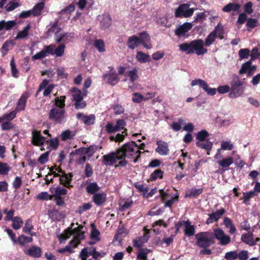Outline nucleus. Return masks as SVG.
I'll return each mask as SVG.
<instances>
[{"instance_id": "e433bc0d", "label": "nucleus", "mask_w": 260, "mask_h": 260, "mask_svg": "<svg viewBox=\"0 0 260 260\" xmlns=\"http://www.w3.org/2000/svg\"><path fill=\"white\" fill-rule=\"evenodd\" d=\"M68 193V189L65 188H62L61 186H57L53 192L52 200L53 197H58V196H66Z\"/></svg>"}, {"instance_id": "7ed1b4c3", "label": "nucleus", "mask_w": 260, "mask_h": 260, "mask_svg": "<svg viewBox=\"0 0 260 260\" xmlns=\"http://www.w3.org/2000/svg\"><path fill=\"white\" fill-rule=\"evenodd\" d=\"M179 49L182 52H186L187 54L196 52L198 55L204 54L208 52V49L204 48V41L202 39H197L191 41L190 43L180 44Z\"/></svg>"}, {"instance_id": "6e6d98bb", "label": "nucleus", "mask_w": 260, "mask_h": 260, "mask_svg": "<svg viewBox=\"0 0 260 260\" xmlns=\"http://www.w3.org/2000/svg\"><path fill=\"white\" fill-rule=\"evenodd\" d=\"M66 46L64 44H59L57 48L56 47L54 48V54L59 57V56H62L64 53Z\"/></svg>"}, {"instance_id": "de8ad7c7", "label": "nucleus", "mask_w": 260, "mask_h": 260, "mask_svg": "<svg viewBox=\"0 0 260 260\" xmlns=\"http://www.w3.org/2000/svg\"><path fill=\"white\" fill-rule=\"evenodd\" d=\"M11 168L8 163L0 161V175H8Z\"/></svg>"}, {"instance_id": "1a4fd4ad", "label": "nucleus", "mask_w": 260, "mask_h": 260, "mask_svg": "<svg viewBox=\"0 0 260 260\" xmlns=\"http://www.w3.org/2000/svg\"><path fill=\"white\" fill-rule=\"evenodd\" d=\"M56 46L55 44H50L49 45H46L44 46L41 51L38 52L36 54L32 56V59L34 60L36 59H40V58H43L48 54H55V48Z\"/></svg>"}, {"instance_id": "5701e85b", "label": "nucleus", "mask_w": 260, "mask_h": 260, "mask_svg": "<svg viewBox=\"0 0 260 260\" xmlns=\"http://www.w3.org/2000/svg\"><path fill=\"white\" fill-rule=\"evenodd\" d=\"M217 30L218 27H215V29L207 36L205 40V45L206 47H209L215 41L217 36Z\"/></svg>"}, {"instance_id": "4be33fe9", "label": "nucleus", "mask_w": 260, "mask_h": 260, "mask_svg": "<svg viewBox=\"0 0 260 260\" xmlns=\"http://www.w3.org/2000/svg\"><path fill=\"white\" fill-rule=\"evenodd\" d=\"M66 96H60L59 98L58 96H57L54 99L55 101V105H57L58 108H60L61 111H62V117L65 118L66 117Z\"/></svg>"}, {"instance_id": "774afa93", "label": "nucleus", "mask_w": 260, "mask_h": 260, "mask_svg": "<svg viewBox=\"0 0 260 260\" xmlns=\"http://www.w3.org/2000/svg\"><path fill=\"white\" fill-rule=\"evenodd\" d=\"M134 186L140 192H142L144 196L149 191L148 187H145L143 184H138V183H136V184H134Z\"/></svg>"}, {"instance_id": "ea45409f", "label": "nucleus", "mask_w": 260, "mask_h": 260, "mask_svg": "<svg viewBox=\"0 0 260 260\" xmlns=\"http://www.w3.org/2000/svg\"><path fill=\"white\" fill-rule=\"evenodd\" d=\"M16 114L17 111L16 110L11 111L9 113L4 114L2 116H0V122L5 120V119H7L10 122H12V120L16 117Z\"/></svg>"}, {"instance_id": "b1692460", "label": "nucleus", "mask_w": 260, "mask_h": 260, "mask_svg": "<svg viewBox=\"0 0 260 260\" xmlns=\"http://www.w3.org/2000/svg\"><path fill=\"white\" fill-rule=\"evenodd\" d=\"M241 239L243 243H247L249 245H255V242L254 241L253 234L249 232L247 234H243L241 235Z\"/></svg>"}, {"instance_id": "20e7f679", "label": "nucleus", "mask_w": 260, "mask_h": 260, "mask_svg": "<svg viewBox=\"0 0 260 260\" xmlns=\"http://www.w3.org/2000/svg\"><path fill=\"white\" fill-rule=\"evenodd\" d=\"M212 233L209 232H200L196 234V244L200 248H208L213 242Z\"/></svg>"}, {"instance_id": "f8f14e48", "label": "nucleus", "mask_w": 260, "mask_h": 260, "mask_svg": "<svg viewBox=\"0 0 260 260\" xmlns=\"http://www.w3.org/2000/svg\"><path fill=\"white\" fill-rule=\"evenodd\" d=\"M31 143L37 146H42L46 143V139L45 136H42L40 130L34 129L31 132Z\"/></svg>"}, {"instance_id": "4468645a", "label": "nucleus", "mask_w": 260, "mask_h": 260, "mask_svg": "<svg viewBox=\"0 0 260 260\" xmlns=\"http://www.w3.org/2000/svg\"><path fill=\"white\" fill-rule=\"evenodd\" d=\"M225 212H226V209L224 208H219L215 212H212L211 214H208L209 217L206 219V223L210 224L213 222H216L224 214Z\"/></svg>"}, {"instance_id": "9d476101", "label": "nucleus", "mask_w": 260, "mask_h": 260, "mask_svg": "<svg viewBox=\"0 0 260 260\" xmlns=\"http://www.w3.org/2000/svg\"><path fill=\"white\" fill-rule=\"evenodd\" d=\"M214 237L219 240L221 245H227L230 243L231 238L229 235H226L221 229H215L213 230Z\"/></svg>"}, {"instance_id": "4c0bfd02", "label": "nucleus", "mask_w": 260, "mask_h": 260, "mask_svg": "<svg viewBox=\"0 0 260 260\" xmlns=\"http://www.w3.org/2000/svg\"><path fill=\"white\" fill-rule=\"evenodd\" d=\"M196 145L198 147L202 148L207 150H211L213 146L212 142L210 141L209 139L207 138L206 141L202 142H196Z\"/></svg>"}, {"instance_id": "a878e982", "label": "nucleus", "mask_w": 260, "mask_h": 260, "mask_svg": "<svg viewBox=\"0 0 260 260\" xmlns=\"http://www.w3.org/2000/svg\"><path fill=\"white\" fill-rule=\"evenodd\" d=\"M184 223L185 224L184 234L188 237L193 236L195 233L194 225H191L189 220H184Z\"/></svg>"}, {"instance_id": "a18cd8bd", "label": "nucleus", "mask_w": 260, "mask_h": 260, "mask_svg": "<svg viewBox=\"0 0 260 260\" xmlns=\"http://www.w3.org/2000/svg\"><path fill=\"white\" fill-rule=\"evenodd\" d=\"M92 147H80L71 152V155H83V154H88L91 150Z\"/></svg>"}, {"instance_id": "79ce46f5", "label": "nucleus", "mask_w": 260, "mask_h": 260, "mask_svg": "<svg viewBox=\"0 0 260 260\" xmlns=\"http://www.w3.org/2000/svg\"><path fill=\"white\" fill-rule=\"evenodd\" d=\"M256 192L254 190H251L250 191L244 192L243 193V203L245 204L246 205H249V201H250L251 198L253 197V196H257Z\"/></svg>"}, {"instance_id": "423d86ee", "label": "nucleus", "mask_w": 260, "mask_h": 260, "mask_svg": "<svg viewBox=\"0 0 260 260\" xmlns=\"http://www.w3.org/2000/svg\"><path fill=\"white\" fill-rule=\"evenodd\" d=\"M120 161V147H118L114 152H111L102 156V161L107 166H111L116 164L117 161Z\"/></svg>"}, {"instance_id": "49530a36", "label": "nucleus", "mask_w": 260, "mask_h": 260, "mask_svg": "<svg viewBox=\"0 0 260 260\" xmlns=\"http://www.w3.org/2000/svg\"><path fill=\"white\" fill-rule=\"evenodd\" d=\"M30 28V24H27L22 30L19 31L17 36L16 37V39H23L25 38L26 36H28V30Z\"/></svg>"}, {"instance_id": "c85d7f7f", "label": "nucleus", "mask_w": 260, "mask_h": 260, "mask_svg": "<svg viewBox=\"0 0 260 260\" xmlns=\"http://www.w3.org/2000/svg\"><path fill=\"white\" fill-rule=\"evenodd\" d=\"M234 159L233 157H228V158H222L221 160H218L217 163L223 168V171L228 170V168L233 164Z\"/></svg>"}, {"instance_id": "0e129e2a", "label": "nucleus", "mask_w": 260, "mask_h": 260, "mask_svg": "<svg viewBox=\"0 0 260 260\" xmlns=\"http://www.w3.org/2000/svg\"><path fill=\"white\" fill-rule=\"evenodd\" d=\"M84 233H82L81 231L79 234H77L74 237L72 243H73V242H76V244L74 245V247L75 248L79 245L80 243V241L82 240V239H84Z\"/></svg>"}, {"instance_id": "6ab92c4d", "label": "nucleus", "mask_w": 260, "mask_h": 260, "mask_svg": "<svg viewBox=\"0 0 260 260\" xmlns=\"http://www.w3.org/2000/svg\"><path fill=\"white\" fill-rule=\"evenodd\" d=\"M28 97L29 95L27 92H24V93L21 94V96L19 98L17 101L16 109V112L24 110L26 108V104Z\"/></svg>"}, {"instance_id": "69168bd1", "label": "nucleus", "mask_w": 260, "mask_h": 260, "mask_svg": "<svg viewBox=\"0 0 260 260\" xmlns=\"http://www.w3.org/2000/svg\"><path fill=\"white\" fill-rule=\"evenodd\" d=\"M249 257V252L246 250H242L238 252V258L239 260H247Z\"/></svg>"}, {"instance_id": "f03ea898", "label": "nucleus", "mask_w": 260, "mask_h": 260, "mask_svg": "<svg viewBox=\"0 0 260 260\" xmlns=\"http://www.w3.org/2000/svg\"><path fill=\"white\" fill-rule=\"evenodd\" d=\"M141 44L148 49L152 47L151 38L147 31H142L139 33V36L133 35L129 37L126 42L127 47L131 49H135Z\"/></svg>"}, {"instance_id": "cd10ccee", "label": "nucleus", "mask_w": 260, "mask_h": 260, "mask_svg": "<svg viewBox=\"0 0 260 260\" xmlns=\"http://www.w3.org/2000/svg\"><path fill=\"white\" fill-rule=\"evenodd\" d=\"M111 24L112 18L111 16L109 15V14L103 16L100 21V26L102 29H106V28H108V27H110Z\"/></svg>"}, {"instance_id": "5fc2aeb1", "label": "nucleus", "mask_w": 260, "mask_h": 260, "mask_svg": "<svg viewBox=\"0 0 260 260\" xmlns=\"http://www.w3.org/2000/svg\"><path fill=\"white\" fill-rule=\"evenodd\" d=\"M203 188H200V189H196V188H192L189 190V192L186 194L187 196H190V197H198L200 196V193L203 192Z\"/></svg>"}, {"instance_id": "8fccbe9b", "label": "nucleus", "mask_w": 260, "mask_h": 260, "mask_svg": "<svg viewBox=\"0 0 260 260\" xmlns=\"http://www.w3.org/2000/svg\"><path fill=\"white\" fill-rule=\"evenodd\" d=\"M3 212L4 213H5V214H6L4 219L6 220V221H9V220H11L13 223V216L15 213L14 209H10V210H8V208H5L3 209Z\"/></svg>"}, {"instance_id": "0eeeda50", "label": "nucleus", "mask_w": 260, "mask_h": 260, "mask_svg": "<svg viewBox=\"0 0 260 260\" xmlns=\"http://www.w3.org/2000/svg\"><path fill=\"white\" fill-rule=\"evenodd\" d=\"M187 3L180 5L175 11L176 17H190L195 11V8H190Z\"/></svg>"}, {"instance_id": "2f4dec72", "label": "nucleus", "mask_w": 260, "mask_h": 260, "mask_svg": "<svg viewBox=\"0 0 260 260\" xmlns=\"http://www.w3.org/2000/svg\"><path fill=\"white\" fill-rule=\"evenodd\" d=\"M45 7L44 2H39L36 5H35L32 9L31 10V15L33 16H39L41 13V11Z\"/></svg>"}, {"instance_id": "6e6552de", "label": "nucleus", "mask_w": 260, "mask_h": 260, "mask_svg": "<svg viewBox=\"0 0 260 260\" xmlns=\"http://www.w3.org/2000/svg\"><path fill=\"white\" fill-rule=\"evenodd\" d=\"M48 118L56 123H62L64 120L62 110L57 105H55V102L48 112Z\"/></svg>"}, {"instance_id": "a19ab883", "label": "nucleus", "mask_w": 260, "mask_h": 260, "mask_svg": "<svg viewBox=\"0 0 260 260\" xmlns=\"http://www.w3.org/2000/svg\"><path fill=\"white\" fill-rule=\"evenodd\" d=\"M136 58L137 60L141 63H146V62L149 60L150 55L143 53V52L138 51L137 53Z\"/></svg>"}, {"instance_id": "c756f323", "label": "nucleus", "mask_w": 260, "mask_h": 260, "mask_svg": "<svg viewBox=\"0 0 260 260\" xmlns=\"http://www.w3.org/2000/svg\"><path fill=\"white\" fill-rule=\"evenodd\" d=\"M101 187L96 183V182H93V183H90L87 185L86 187V190L88 193H90V194H92L94 196V193H96L98 191H99Z\"/></svg>"}, {"instance_id": "ddd939ff", "label": "nucleus", "mask_w": 260, "mask_h": 260, "mask_svg": "<svg viewBox=\"0 0 260 260\" xmlns=\"http://www.w3.org/2000/svg\"><path fill=\"white\" fill-rule=\"evenodd\" d=\"M102 78L106 82L109 83L111 85H115L118 83L120 78L116 71L112 72V73H107L102 75Z\"/></svg>"}, {"instance_id": "bf43d9fd", "label": "nucleus", "mask_w": 260, "mask_h": 260, "mask_svg": "<svg viewBox=\"0 0 260 260\" xmlns=\"http://www.w3.org/2000/svg\"><path fill=\"white\" fill-rule=\"evenodd\" d=\"M14 127H15V124L13 122H9L8 120L3 121L1 125L2 129L4 131L11 130V129H13Z\"/></svg>"}, {"instance_id": "864d4df0", "label": "nucleus", "mask_w": 260, "mask_h": 260, "mask_svg": "<svg viewBox=\"0 0 260 260\" xmlns=\"http://www.w3.org/2000/svg\"><path fill=\"white\" fill-rule=\"evenodd\" d=\"M94 46L99 52H104L105 51V44L102 39H96L94 41Z\"/></svg>"}, {"instance_id": "9b49d317", "label": "nucleus", "mask_w": 260, "mask_h": 260, "mask_svg": "<svg viewBox=\"0 0 260 260\" xmlns=\"http://www.w3.org/2000/svg\"><path fill=\"white\" fill-rule=\"evenodd\" d=\"M197 84H198V85L201 87L208 94L214 95V94H215L216 93V89L211 88L205 80H202V79H197V80H192L191 82L192 86L197 85Z\"/></svg>"}, {"instance_id": "72a5a7b5", "label": "nucleus", "mask_w": 260, "mask_h": 260, "mask_svg": "<svg viewBox=\"0 0 260 260\" xmlns=\"http://www.w3.org/2000/svg\"><path fill=\"white\" fill-rule=\"evenodd\" d=\"M33 240L31 237L25 236L24 234H21L17 238V243L20 246H24L26 243H31Z\"/></svg>"}, {"instance_id": "dca6fc26", "label": "nucleus", "mask_w": 260, "mask_h": 260, "mask_svg": "<svg viewBox=\"0 0 260 260\" xmlns=\"http://www.w3.org/2000/svg\"><path fill=\"white\" fill-rule=\"evenodd\" d=\"M107 200V195L105 192H98L92 197V200L95 204L100 207L103 206Z\"/></svg>"}, {"instance_id": "393cba45", "label": "nucleus", "mask_w": 260, "mask_h": 260, "mask_svg": "<svg viewBox=\"0 0 260 260\" xmlns=\"http://www.w3.org/2000/svg\"><path fill=\"white\" fill-rule=\"evenodd\" d=\"M223 224L225 225L226 228H229V233L230 234H234V233H235L236 231V228L231 218L224 217L223 220Z\"/></svg>"}, {"instance_id": "f257e3e1", "label": "nucleus", "mask_w": 260, "mask_h": 260, "mask_svg": "<svg viewBox=\"0 0 260 260\" xmlns=\"http://www.w3.org/2000/svg\"><path fill=\"white\" fill-rule=\"evenodd\" d=\"M139 152V148L135 141H131L126 142L120 147V161H119L117 165H115V168L124 167L127 164L128 161L126 160L127 158H132L134 160L137 156V153Z\"/></svg>"}, {"instance_id": "bb28decb", "label": "nucleus", "mask_w": 260, "mask_h": 260, "mask_svg": "<svg viewBox=\"0 0 260 260\" xmlns=\"http://www.w3.org/2000/svg\"><path fill=\"white\" fill-rule=\"evenodd\" d=\"M72 93V97L75 103H78L80 100H83V96L82 95V91L77 87H73L71 89Z\"/></svg>"}, {"instance_id": "09e8293b", "label": "nucleus", "mask_w": 260, "mask_h": 260, "mask_svg": "<svg viewBox=\"0 0 260 260\" xmlns=\"http://www.w3.org/2000/svg\"><path fill=\"white\" fill-rule=\"evenodd\" d=\"M46 143L49 144V146L51 149L56 150L58 147L59 141L58 139L55 137V138L49 139V140H46Z\"/></svg>"}, {"instance_id": "58836bf2", "label": "nucleus", "mask_w": 260, "mask_h": 260, "mask_svg": "<svg viewBox=\"0 0 260 260\" xmlns=\"http://www.w3.org/2000/svg\"><path fill=\"white\" fill-rule=\"evenodd\" d=\"M210 134L206 129L200 130L196 135V139L198 142H203L206 140L207 138H208Z\"/></svg>"}, {"instance_id": "e2e57ef3", "label": "nucleus", "mask_w": 260, "mask_h": 260, "mask_svg": "<svg viewBox=\"0 0 260 260\" xmlns=\"http://www.w3.org/2000/svg\"><path fill=\"white\" fill-rule=\"evenodd\" d=\"M10 66L11 69V73L13 77H18V70L16 68V63L14 58H12L10 61Z\"/></svg>"}, {"instance_id": "3c124183", "label": "nucleus", "mask_w": 260, "mask_h": 260, "mask_svg": "<svg viewBox=\"0 0 260 260\" xmlns=\"http://www.w3.org/2000/svg\"><path fill=\"white\" fill-rule=\"evenodd\" d=\"M251 63H252L251 59L249 60H247V61H246V62L243 63L241 69H240L239 70L240 74H243V73H245V72H247V74H248V71L250 70Z\"/></svg>"}, {"instance_id": "412c9836", "label": "nucleus", "mask_w": 260, "mask_h": 260, "mask_svg": "<svg viewBox=\"0 0 260 260\" xmlns=\"http://www.w3.org/2000/svg\"><path fill=\"white\" fill-rule=\"evenodd\" d=\"M24 252L26 254L30 255L31 257L39 258V257L41 256L43 251L41 248L39 247V246L31 245V246H30L27 251H24Z\"/></svg>"}, {"instance_id": "4d7b16f0", "label": "nucleus", "mask_w": 260, "mask_h": 260, "mask_svg": "<svg viewBox=\"0 0 260 260\" xmlns=\"http://www.w3.org/2000/svg\"><path fill=\"white\" fill-rule=\"evenodd\" d=\"M128 232L126 229L124 228V226H121V228H118L116 234L114 236V239H118V237H125L126 235H127Z\"/></svg>"}, {"instance_id": "338daca9", "label": "nucleus", "mask_w": 260, "mask_h": 260, "mask_svg": "<svg viewBox=\"0 0 260 260\" xmlns=\"http://www.w3.org/2000/svg\"><path fill=\"white\" fill-rule=\"evenodd\" d=\"M183 119L179 118L178 119V122H173L171 125V127L173 129V130L177 132V131H180L181 129V123L183 121Z\"/></svg>"}, {"instance_id": "a211bd4d", "label": "nucleus", "mask_w": 260, "mask_h": 260, "mask_svg": "<svg viewBox=\"0 0 260 260\" xmlns=\"http://www.w3.org/2000/svg\"><path fill=\"white\" fill-rule=\"evenodd\" d=\"M157 147L155 149V151L159 153L160 155H168L169 152V145L166 141H156Z\"/></svg>"}, {"instance_id": "f3484780", "label": "nucleus", "mask_w": 260, "mask_h": 260, "mask_svg": "<svg viewBox=\"0 0 260 260\" xmlns=\"http://www.w3.org/2000/svg\"><path fill=\"white\" fill-rule=\"evenodd\" d=\"M193 27L191 23L185 22L183 24H181L175 30V33L176 36H185L187 32L191 29Z\"/></svg>"}, {"instance_id": "603ef678", "label": "nucleus", "mask_w": 260, "mask_h": 260, "mask_svg": "<svg viewBox=\"0 0 260 260\" xmlns=\"http://www.w3.org/2000/svg\"><path fill=\"white\" fill-rule=\"evenodd\" d=\"M34 225L31 223V219L26 220L24 227L23 228V232L28 234H30L31 230L34 229Z\"/></svg>"}, {"instance_id": "680f3d73", "label": "nucleus", "mask_w": 260, "mask_h": 260, "mask_svg": "<svg viewBox=\"0 0 260 260\" xmlns=\"http://www.w3.org/2000/svg\"><path fill=\"white\" fill-rule=\"evenodd\" d=\"M239 55L240 59L243 58H247L250 55L249 49H241L239 51Z\"/></svg>"}, {"instance_id": "39448f33", "label": "nucleus", "mask_w": 260, "mask_h": 260, "mask_svg": "<svg viewBox=\"0 0 260 260\" xmlns=\"http://www.w3.org/2000/svg\"><path fill=\"white\" fill-rule=\"evenodd\" d=\"M231 87L229 93V96L232 98L238 97L243 94L244 88L243 83L239 77H236L231 82Z\"/></svg>"}, {"instance_id": "13d9d810", "label": "nucleus", "mask_w": 260, "mask_h": 260, "mask_svg": "<svg viewBox=\"0 0 260 260\" xmlns=\"http://www.w3.org/2000/svg\"><path fill=\"white\" fill-rule=\"evenodd\" d=\"M224 258L228 260H234L238 259V251H228V252H226L224 255Z\"/></svg>"}, {"instance_id": "7c9ffc66", "label": "nucleus", "mask_w": 260, "mask_h": 260, "mask_svg": "<svg viewBox=\"0 0 260 260\" xmlns=\"http://www.w3.org/2000/svg\"><path fill=\"white\" fill-rule=\"evenodd\" d=\"M240 8V5L238 3H229V4L225 5L223 8L222 11L224 12H230V11H237Z\"/></svg>"}, {"instance_id": "473e14b6", "label": "nucleus", "mask_w": 260, "mask_h": 260, "mask_svg": "<svg viewBox=\"0 0 260 260\" xmlns=\"http://www.w3.org/2000/svg\"><path fill=\"white\" fill-rule=\"evenodd\" d=\"M16 24V22L14 20H9V21L6 22L5 20L0 21V30L5 29L9 30L13 28Z\"/></svg>"}, {"instance_id": "c9c22d12", "label": "nucleus", "mask_w": 260, "mask_h": 260, "mask_svg": "<svg viewBox=\"0 0 260 260\" xmlns=\"http://www.w3.org/2000/svg\"><path fill=\"white\" fill-rule=\"evenodd\" d=\"M127 129L126 128L124 129L123 132L122 134H117L115 136H110L109 137V139L111 141H115V142H122L123 141L124 139L125 138L126 135H127L126 133Z\"/></svg>"}, {"instance_id": "052dcab7", "label": "nucleus", "mask_w": 260, "mask_h": 260, "mask_svg": "<svg viewBox=\"0 0 260 260\" xmlns=\"http://www.w3.org/2000/svg\"><path fill=\"white\" fill-rule=\"evenodd\" d=\"M258 25V21L256 18H247L246 26L249 28H253V27H256Z\"/></svg>"}, {"instance_id": "2eb2a0df", "label": "nucleus", "mask_w": 260, "mask_h": 260, "mask_svg": "<svg viewBox=\"0 0 260 260\" xmlns=\"http://www.w3.org/2000/svg\"><path fill=\"white\" fill-rule=\"evenodd\" d=\"M74 175L72 172L69 173H66L65 172H62V174H60L59 182L61 184L67 187H72L73 185L71 184V182L73 180Z\"/></svg>"}, {"instance_id": "aec40b11", "label": "nucleus", "mask_w": 260, "mask_h": 260, "mask_svg": "<svg viewBox=\"0 0 260 260\" xmlns=\"http://www.w3.org/2000/svg\"><path fill=\"white\" fill-rule=\"evenodd\" d=\"M77 119H81L85 125H92L94 124L95 119V116L93 114H90L88 116H85L83 113H77L76 114Z\"/></svg>"}, {"instance_id": "37998d69", "label": "nucleus", "mask_w": 260, "mask_h": 260, "mask_svg": "<svg viewBox=\"0 0 260 260\" xmlns=\"http://www.w3.org/2000/svg\"><path fill=\"white\" fill-rule=\"evenodd\" d=\"M164 171L161 169L155 170L150 175V180L151 181H155L158 178H163L164 177Z\"/></svg>"}, {"instance_id": "f704fd0d", "label": "nucleus", "mask_w": 260, "mask_h": 260, "mask_svg": "<svg viewBox=\"0 0 260 260\" xmlns=\"http://www.w3.org/2000/svg\"><path fill=\"white\" fill-rule=\"evenodd\" d=\"M125 75L129 77V79L132 83H134L139 78L138 69H136V68H133L132 70L126 72Z\"/></svg>"}, {"instance_id": "c03bdc74", "label": "nucleus", "mask_w": 260, "mask_h": 260, "mask_svg": "<svg viewBox=\"0 0 260 260\" xmlns=\"http://www.w3.org/2000/svg\"><path fill=\"white\" fill-rule=\"evenodd\" d=\"M23 223V221L21 217H19V216H15V217H14L13 216L12 226L14 229H20V228H21V226L22 225Z\"/></svg>"}]
</instances>
